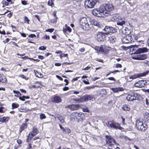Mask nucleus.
Returning <instances> with one entry per match:
<instances>
[{
    "label": "nucleus",
    "instance_id": "1",
    "mask_svg": "<svg viewBox=\"0 0 149 149\" xmlns=\"http://www.w3.org/2000/svg\"><path fill=\"white\" fill-rule=\"evenodd\" d=\"M95 49V50L103 54H107L111 50V47H108L105 45H101L99 47L96 46Z\"/></svg>",
    "mask_w": 149,
    "mask_h": 149
},
{
    "label": "nucleus",
    "instance_id": "2",
    "mask_svg": "<svg viewBox=\"0 0 149 149\" xmlns=\"http://www.w3.org/2000/svg\"><path fill=\"white\" fill-rule=\"evenodd\" d=\"M142 98L140 94L136 92L129 93L126 97V99L128 101H133L136 100L140 101Z\"/></svg>",
    "mask_w": 149,
    "mask_h": 149
},
{
    "label": "nucleus",
    "instance_id": "3",
    "mask_svg": "<svg viewBox=\"0 0 149 149\" xmlns=\"http://www.w3.org/2000/svg\"><path fill=\"white\" fill-rule=\"evenodd\" d=\"M106 125L109 128H113L116 130H123L124 128L121 127L120 123H116L114 120H112L108 121L106 123Z\"/></svg>",
    "mask_w": 149,
    "mask_h": 149
},
{
    "label": "nucleus",
    "instance_id": "4",
    "mask_svg": "<svg viewBox=\"0 0 149 149\" xmlns=\"http://www.w3.org/2000/svg\"><path fill=\"white\" fill-rule=\"evenodd\" d=\"M93 98V96L91 95H86L83 96L80 98H72L71 100L72 101H74L75 103H81L84 101L92 100Z\"/></svg>",
    "mask_w": 149,
    "mask_h": 149
},
{
    "label": "nucleus",
    "instance_id": "5",
    "mask_svg": "<svg viewBox=\"0 0 149 149\" xmlns=\"http://www.w3.org/2000/svg\"><path fill=\"white\" fill-rule=\"evenodd\" d=\"M136 125L138 130L143 131L147 128V126L146 124H143L142 120L140 118L137 119L136 121Z\"/></svg>",
    "mask_w": 149,
    "mask_h": 149
},
{
    "label": "nucleus",
    "instance_id": "6",
    "mask_svg": "<svg viewBox=\"0 0 149 149\" xmlns=\"http://www.w3.org/2000/svg\"><path fill=\"white\" fill-rule=\"evenodd\" d=\"M102 8L104 10V13L105 17L111 15V11L114 9L113 6L110 4H105Z\"/></svg>",
    "mask_w": 149,
    "mask_h": 149
},
{
    "label": "nucleus",
    "instance_id": "7",
    "mask_svg": "<svg viewBox=\"0 0 149 149\" xmlns=\"http://www.w3.org/2000/svg\"><path fill=\"white\" fill-rule=\"evenodd\" d=\"M92 13L94 15L98 17H105L102 8H100L98 9H94L92 10Z\"/></svg>",
    "mask_w": 149,
    "mask_h": 149
},
{
    "label": "nucleus",
    "instance_id": "8",
    "mask_svg": "<svg viewBox=\"0 0 149 149\" xmlns=\"http://www.w3.org/2000/svg\"><path fill=\"white\" fill-rule=\"evenodd\" d=\"M138 47V45H134V48L132 50V54H137L141 53H143L147 52H148L149 50L147 48L144 47L143 48H138L137 49H135Z\"/></svg>",
    "mask_w": 149,
    "mask_h": 149
},
{
    "label": "nucleus",
    "instance_id": "9",
    "mask_svg": "<svg viewBox=\"0 0 149 149\" xmlns=\"http://www.w3.org/2000/svg\"><path fill=\"white\" fill-rule=\"evenodd\" d=\"M108 36L107 33L102 32H98L96 38L98 41H104L107 40Z\"/></svg>",
    "mask_w": 149,
    "mask_h": 149
},
{
    "label": "nucleus",
    "instance_id": "10",
    "mask_svg": "<svg viewBox=\"0 0 149 149\" xmlns=\"http://www.w3.org/2000/svg\"><path fill=\"white\" fill-rule=\"evenodd\" d=\"M105 137L106 143L107 145H108L109 146L111 147L116 143L115 140L111 136L106 135Z\"/></svg>",
    "mask_w": 149,
    "mask_h": 149
},
{
    "label": "nucleus",
    "instance_id": "11",
    "mask_svg": "<svg viewBox=\"0 0 149 149\" xmlns=\"http://www.w3.org/2000/svg\"><path fill=\"white\" fill-rule=\"evenodd\" d=\"M97 1V0H86L84 2L85 6L86 8H92Z\"/></svg>",
    "mask_w": 149,
    "mask_h": 149
},
{
    "label": "nucleus",
    "instance_id": "12",
    "mask_svg": "<svg viewBox=\"0 0 149 149\" xmlns=\"http://www.w3.org/2000/svg\"><path fill=\"white\" fill-rule=\"evenodd\" d=\"M80 22L81 24L84 29L88 30L89 29V25L87 19L86 18H82L81 19Z\"/></svg>",
    "mask_w": 149,
    "mask_h": 149
},
{
    "label": "nucleus",
    "instance_id": "13",
    "mask_svg": "<svg viewBox=\"0 0 149 149\" xmlns=\"http://www.w3.org/2000/svg\"><path fill=\"white\" fill-rule=\"evenodd\" d=\"M148 57L147 55L146 54H142L141 55H132V58L134 59L138 60H144L146 59Z\"/></svg>",
    "mask_w": 149,
    "mask_h": 149
},
{
    "label": "nucleus",
    "instance_id": "14",
    "mask_svg": "<svg viewBox=\"0 0 149 149\" xmlns=\"http://www.w3.org/2000/svg\"><path fill=\"white\" fill-rule=\"evenodd\" d=\"M147 82L146 80H141L135 83L134 85L135 87H143L147 85Z\"/></svg>",
    "mask_w": 149,
    "mask_h": 149
},
{
    "label": "nucleus",
    "instance_id": "15",
    "mask_svg": "<svg viewBox=\"0 0 149 149\" xmlns=\"http://www.w3.org/2000/svg\"><path fill=\"white\" fill-rule=\"evenodd\" d=\"M81 107V104H72L66 106V108H68L70 109L71 110H76Z\"/></svg>",
    "mask_w": 149,
    "mask_h": 149
},
{
    "label": "nucleus",
    "instance_id": "16",
    "mask_svg": "<svg viewBox=\"0 0 149 149\" xmlns=\"http://www.w3.org/2000/svg\"><path fill=\"white\" fill-rule=\"evenodd\" d=\"M104 31H105L107 34V36H108V34L110 33H114L116 32V30L115 29V28L110 26H106L104 28Z\"/></svg>",
    "mask_w": 149,
    "mask_h": 149
},
{
    "label": "nucleus",
    "instance_id": "17",
    "mask_svg": "<svg viewBox=\"0 0 149 149\" xmlns=\"http://www.w3.org/2000/svg\"><path fill=\"white\" fill-rule=\"evenodd\" d=\"M28 125L27 123H23L20 125L19 129V133H21L22 131H25L28 127Z\"/></svg>",
    "mask_w": 149,
    "mask_h": 149
},
{
    "label": "nucleus",
    "instance_id": "18",
    "mask_svg": "<svg viewBox=\"0 0 149 149\" xmlns=\"http://www.w3.org/2000/svg\"><path fill=\"white\" fill-rule=\"evenodd\" d=\"M51 101L52 102L55 103H58L61 102L62 100L60 96H56L52 98Z\"/></svg>",
    "mask_w": 149,
    "mask_h": 149
},
{
    "label": "nucleus",
    "instance_id": "19",
    "mask_svg": "<svg viewBox=\"0 0 149 149\" xmlns=\"http://www.w3.org/2000/svg\"><path fill=\"white\" fill-rule=\"evenodd\" d=\"M60 128L63 131V133L69 134L71 132V130L68 127H65V128L63 127L61 125H59Z\"/></svg>",
    "mask_w": 149,
    "mask_h": 149
},
{
    "label": "nucleus",
    "instance_id": "20",
    "mask_svg": "<svg viewBox=\"0 0 149 149\" xmlns=\"http://www.w3.org/2000/svg\"><path fill=\"white\" fill-rule=\"evenodd\" d=\"M107 38H108L107 40L108 41L111 43H113L116 41V38L114 36L110 35L109 36H108Z\"/></svg>",
    "mask_w": 149,
    "mask_h": 149
},
{
    "label": "nucleus",
    "instance_id": "21",
    "mask_svg": "<svg viewBox=\"0 0 149 149\" xmlns=\"http://www.w3.org/2000/svg\"><path fill=\"white\" fill-rule=\"evenodd\" d=\"M7 81L6 77L3 74H0V82L6 84Z\"/></svg>",
    "mask_w": 149,
    "mask_h": 149
},
{
    "label": "nucleus",
    "instance_id": "22",
    "mask_svg": "<svg viewBox=\"0 0 149 149\" xmlns=\"http://www.w3.org/2000/svg\"><path fill=\"white\" fill-rule=\"evenodd\" d=\"M65 26L66 28H63V32L65 33H67L68 31L69 33L71 32L72 31V29L69 26H68L66 24H65Z\"/></svg>",
    "mask_w": 149,
    "mask_h": 149
},
{
    "label": "nucleus",
    "instance_id": "23",
    "mask_svg": "<svg viewBox=\"0 0 149 149\" xmlns=\"http://www.w3.org/2000/svg\"><path fill=\"white\" fill-rule=\"evenodd\" d=\"M111 90L114 93H117L119 91H124V89L120 87L112 88Z\"/></svg>",
    "mask_w": 149,
    "mask_h": 149
},
{
    "label": "nucleus",
    "instance_id": "24",
    "mask_svg": "<svg viewBox=\"0 0 149 149\" xmlns=\"http://www.w3.org/2000/svg\"><path fill=\"white\" fill-rule=\"evenodd\" d=\"M122 32L123 34L126 35V36H128L130 34V31L128 28L125 27L124 29H123Z\"/></svg>",
    "mask_w": 149,
    "mask_h": 149
},
{
    "label": "nucleus",
    "instance_id": "25",
    "mask_svg": "<svg viewBox=\"0 0 149 149\" xmlns=\"http://www.w3.org/2000/svg\"><path fill=\"white\" fill-rule=\"evenodd\" d=\"M129 35L125 36L122 39L123 42L125 43H130Z\"/></svg>",
    "mask_w": 149,
    "mask_h": 149
},
{
    "label": "nucleus",
    "instance_id": "26",
    "mask_svg": "<svg viewBox=\"0 0 149 149\" xmlns=\"http://www.w3.org/2000/svg\"><path fill=\"white\" fill-rule=\"evenodd\" d=\"M38 132V129L36 127H34L31 134L32 136H35Z\"/></svg>",
    "mask_w": 149,
    "mask_h": 149
},
{
    "label": "nucleus",
    "instance_id": "27",
    "mask_svg": "<svg viewBox=\"0 0 149 149\" xmlns=\"http://www.w3.org/2000/svg\"><path fill=\"white\" fill-rule=\"evenodd\" d=\"M10 118L7 117L0 118V122L2 123H6L9 120Z\"/></svg>",
    "mask_w": 149,
    "mask_h": 149
},
{
    "label": "nucleus",
    "instance_id": "28",
    "mask_svg": "<svg viewBox=\"0 0 149 149\" xmlns=\"http://www.w3.org/2000/svg\"><path fill=\"white\" fill-rule=\"evenodd\" d=\"M129 37H130L129 39L130 43L133 42L137 39V37H135L134 35H132L131 36L129 35Z\"/></svg>",
    "mask_w": 149,
    "mask_h": 149
},
{
    "label": "nucleus",
    "instance_id": "29",
    "mask_svg": "<svg viewBox=\"0 0 149 149\" xmlns=\"http://www.w3.org/2000/svg\"><path fill=\"white\" fill-rule=\"evenodd\" d=\"M34 72L35 73L36 76L37 77L41 78L43 77V75L40 73L38 72L37 70H34Z\"/></svg>",
    "mask_w": 149,
    "mask_h": 149
},
{
    "label": "nucleus",
    "instance_id": "30",
    "mask_svg": "<svg viewBox=\"0 0 149 149\" xmlns=\"http://www.w3.org/2000/svg\"><path fill=\"white\" fill-rule=\"evenodd\" d=\"M93 24L95 26H96L98 27L99 28H101L102 25L100 24V23H99L97 21L93 22Z\"/></svg>",
    "mask_w": 149,
    "mask_h": 149
},
{
    "label": "nucleus",
    "instance_id": "31",
    "mask_svg": "<svg viewBox=\"0 0 149 149\" xmlns=\"http://www.w3.org/2000/svg\"><path fill=\"white\" fill-rule=\"evenodd\" d=\"M30 21V19H29L26 16H24V23L29 24Z\"/></svg>",
    "mask_w": 149,
    "mask_h": 149
},
{
    "label": "nucleus",
    "instance_id": "32",
    "mask_svg": "<svg viewBox=\"0 0 149 149\" xmlns=\"http://www.w3.org/2000/svg\"><path fill=\"white\" fill-rule=\"evenodd\" d=\"M145 120L148 123H149V113L146 112L144 116Z\"/></svg>",
    "mask_w": 149,
    "mask_h": 149
},
{
    "label": "nucleus",
    "instance_id": "33",
    "mask_svg": "<svg viewBox=\"0 0 149 149\" xmlns=\"http://www.w3.org/2000/svg\"><path fill=\"white\" fill-rule=\"evenodd\" d=\"M122 109L124 111H129L130 107L128 105L125 104L123 106Z\"/></svg>",
    "mask_w": 149,
    "mask_h": 149
},
{
    "label": "nucleus",
    "instance_id": "34",
    "mask_svg": "<svg viewBox=\"0 0 149 149\" xmlns=\"http://www.w3.org/2000/svg\"><path fill=\"white\" fill-rule=\"evenodd\" d=\"M58 116L57 117V118L60 120L61 123H63L64 122V120L63 116L59 115H58Z\"/></svg>",
    "mask_w": 149,
    "mask_h": 149
},
{
    "label": "nucleus",
    "instance_id": "35",
    "mask_svg": "<svg viewBox=\"0 0 149 149\" xmlns=\"http://www.w3.org/2000/svg\"><path fill=\"white\" fill-rule=\"evenodd\" d=\"M13 92L14 93L16 94H17V95H15V96L16 97H18L19 96H21L22 95V94L20 93V92L18 91H15V90H13Z\"/></svg>",
    "mask_w": 149,
    "mask_h": 149
},
{
    "label": "nucleus",
    "instance_id": "36",
    "mask_svg": "<svg viewBox=\"0 0 149 149\" xmlns=\"http://www.w3.org/2000/svg\"><path fill=\"white\" fill-rule=\"evenodd\" d=\"M19 107V105L18 104L16 103H13L12 104V109H14L18 108Z\"/></svg>",
    "mask_w": 149,
    "mask_h": 149
},
{
    "label": "nucleus",
    "instance_id": "37",
    "mask_svg": "<svg viewBox=\"0 0 149 149\" xmlns=\"http://www.w3.org/2000/svg\"><path fill=\"white\" fill-rule=\"evenodd\" d=\"M30 134L29 133L28 135L27 136V138L26 139V141L27 142H29L31 141L33 137V136H30Z\"/></svg>",
    "mask_w": 149,
    "mask_h": 149
},
{
    "label": "nucleus",
    "instance_id": "38",
    "mask_svg": "<svg viewBox=\"0 0 149 149\" xmlns=\"http://www.w3.org/2000/svg\"><path fill=\"white\" fill-rule=\"evenodd\" d=\"M54 0H51V1H49L48 2V5L50 6H51L52 7H54V4L53 1Z\"/></svg>",
    "mask_w": 149,
    "mask_h": 149
},
{
    "label": "nucleus",
    "instance_id": "39",
    "mask_svg": "<svg viewBox=\"0 0 149 149\" xmlns=\"http://www.w3.org/2000/svg\"><path fill=\"white\" fill-rule=\"evenodd\" d=\"M149 73V70H147L140 74V76L141 77L146 76Z\"/></svg>",
    "mask_w": 149,
    "mask_h": 149
},
{
    "label": "nucleus",
    "instance_id": "40",
    "mask_svg": "<svg viewBox=\"0 0 149 149\" xmlns=\"http://www.w3.org/2000/svg\"><path fill=\"white\" fill-rule=\"evenodd\" d=\"M125 21H122L121 22L118 21L117 23V24L118 25H120L122 26L124 24H125Z\"/></svg>",
    "mask_w": 149,
    "mask_h": 149
},
{
    "label": "nucleus",
    "instance_id": "41",
    "mask_svg": "<svg viewBox=\"0 0 149 149\" xmlns=\"http://www.w3.org/2000/svg\"><path fill=\"white\" fill-rule=\"evenodd\" d=\"M18 76L19 77L25 79L26 80H28L29 79L28 77H26L25 75L23 74H20Z\"/></svg>",
    "mask_w": 149,
    "mask_h": 149
},
{
    "label": "nucleus",
    "instance_id": "42",
    "mask_svg": "<svg viewBox=\"0 0 149 149\" xmlns=\"http://www.w3.org/2000/svg\"><path fill=\"white\" fill-rule=\"evenodd\" d=\"M2 3L3 5V7L8 6L9 5L8 2L6 0H3Z\"/></svg>",
    "mask_w": 149,
    "mask_h": 149
},
{
    "label": "nucleus",
    "instance_id": "43",
    "mask_svg": "<svg viewBox=\"0 0 149 149\" xmlns=\"http://www.w3.org/2000/svg\"><path fill=\"white\" fill-rule=\"evenodd\" d=\"M140 77V74L137 75H134L130 77V79H135L138 77Z\"/></svg>",
    "mask_w": 149,
    "mask_h": 149
},
{
    "label": "nucleus",
    "instance_id": "44",
    "mask_svg": "<svg viewBox=\"0 0 149 149\" xmlns=\"http://www.w3.org/2000/svg\"><path fill=\"white\" fill-rule=\"evenodd\" d=\"M46 117L44 113H41L40 115V118L41 119H43L46 118Z\"/></svg>",
    "mask_w": 149,
    "mask_h": 149
},
{
    "label": "nucleus",
    "instance_id": "45",
    "mask_svg": "<svg viewBox=\"0 0 149 149\" xmlns=\"http://www.w3.org/2000/svg\"><path fill=\"white\" fill-rule=\"evenodd\" d=\"M114 67H116L117 68H122V66L121 64L118 63H117L115 64V66Z\"/></svg>",
    "mask_w": 149,
    "mask_h": 149
},
{
    "label": "nucleus",
    "instance_id": "46",
    "mask_svg": "<svg viewBox=\"0 0 149 149\" xmlns=\"http://www.w3.org/2000/svg\"><path fill=\"white\" fill-rule=\"evenodd\" d=\"M54 29H49L45 30V31L47 32H49L50 33H52L54 31Z\"/></svg>",
    "mask_w": 149,
    "mask_h": 149
},
{
    "label": "nucleus",
    "instance_id": "47",
    "mask_svg": "<svg viewBox=\"0 0 149 149\" xmlns=\"http://www.w3.org/2000/svg\"><path fill=\"white\" fill-rule=\"evenodd\" d=\"M46 49V46H42L40 47H39L38 49L39 50H45Z\"/></svg>",
    "mask_w": 149,
    "mask_h": 149
},
{
    "label": "nucleus",
    "instance_id": "48",
    "mask_svg": "<svg viewBox=\"0 0 149 149\" xmlns=\"http://www.w3.org/2000/svg\"><path fill=\"white\" fill-rule=\"evenodd\" d=\"M56 11H54L53 14V15L55 17V19H56V20L55 21V23L56 22L57 19L58 18L56 16Z\"/></svg>",
    "mask_w": 149,
    "mask_h": 149
},
{
    "label": "nucleus",
    "instance_id": "49",
    "mask_svg": "<svg viewBox=\"0 0 149 149\" xmlns=\"http://www.w3.org/2000/svg\"><path fill=\"white\" fill-rule=\"evenodd\" d=\"M42 38L44 39L49 40L50 39V37L49 36H48L45 34L44 36Z\"/></svg>",
    "mask_w": 149,
    "mask_h": 149
},
{
    "label": "nucleus",
    "instance_id": "50",
    "mask_svg": "<svg viewBox=\"0 0 149 149\" xmlns=\"http://www.w3.org/2000/svg\"><path fill=\"white\" fill-rule=\"evenodd\" d=\"M82 110L84 112H89V110L87 107L83 108Z\"/></svg>",
    "mask_w": 149,
    "mask_h": 149
},
{
    "label": "nucleus",
    "instance_id": "51",
    "mask_svg": "<svg viewBox=\"0 0 149 149\" xmlns=\"http://www.w3.org/2000/svg\"><path fill=\"white\" fill-rule=\"evenodd\" d=\"M29 37L31 38H33L36 37V36L35 34H31L29 35Z\"/></svg>",
    "mask_w": 149,
    "mask_h": 149
},
{
    "label": "nucleus",
    "instance_id": "52",
    "mask_svg": "<svg viewBox=\"0 0 149 149\" xmlns=\"http://www.w3.org/2000/svg\"><path fill=\"white\" fill-rule=\"evenodd\" d=\"M22 4L24 5H26L28 4L27 1L26 0H22L21 1Z\"/></svg>",
    "mask_w": 149,
    "mask_h": 149
},
{
    "label": "nucleus",
    "instance_id": "53",
    "mask_svg": "<svg viewBox=\"0 0 149 149\" xmlns=\"http://www.w3.org/2000/svg\"><path fill=\"white\" fill-rule=\"evenodd\" d=\"M121 118L122 119V123L123 125H125V119L123 117V116H121Z\"/></svg>",
    "mask_w": 149,
    "mask_h": 149
},
{
    "label": "nucleus",
    "instance_id": "54",
    "mask_svg": "<svg viewBox=\"0 0 149 149\" xmlns=\"http://www.w3.org/2000/svg\"><path fill=\"white\" fill-rule=\"evenodd\" d=\"M13 15V12H10L7 15V16L9 18H10Z\"/></svg>",
    "mask_w": 149,
    "mask_h": 149
},
{
    "label": "nucleus",
    "instance_id": "55",
    "mask_svg": "<svg viewBox=\"0 0 149 149\" xmlns=\"http://www.w3.org/2000/svg\"><path fill=\"white\" fill-rule=\"evenodd\" d=\"M10 43H12V44L15 46L16 47H19L18 45L14 41H11Z\"/></svg>",
    "mask_w": 149,
    "mask_h": 149
},
{
    "label": "nucleus",
    "instance_id": "56",
    "mask_svg": "<svg viewBox=\"0 0 149 149\" xmlns=\"http://www.w3.org/2000/svg\"><path fill=\"white\" fill-rule=\"evenodd\" d=\"M17 142L19 145H20L22 143V141L20 139H18L17 140ZM21 145H20L19 147H21Z\"/></svg>",
    "mask_w": 149,
    "mask_h": 149
},
{
    "label": "nucleus",
    "instance_id": "57",
    "mask_svg": "<svg viewBox=\"0 0 149 149\" xmlns=\"http://www.w3.org/2000/svg\"><path fill=\"white\" fill-rule=\"evenodd\" d=\"M91 68V66L89 65H88L87 67L85 68L84 69H83V70H88L89 69H90Z\"/></svg>",
    "mask_w": 149,
    "mask_h": 149
},
{
    "label": "nucleus",
    "instance_id": "58",
    "mask_svg": "<svg viewBox=\"0 0 149 149\" xmlns=\"http://www.w3.org/2000/svg\"><path fill=\"white\" fill-rule=\"evenodd\" d=\"M80 77H77L76 78H74L71 80V81L72 82H74L75 81L77 80Z\"/></svg>",
    "mask_w": 149,
    "mask_h": 149
},
{
    "label": "nucleus",
    "instance_id": "59",
    "mask_svg": "<svg viewBox=\"0 0 149 149\" xmlns=\"http://www.w3.org/2000/svg\"><path fill=\"white\" fill-rule=\"evenodd\" d=\"M29 147L26 148V149H33L32 144L31 143H29L28 144Z\"/></svg>",
    "mask_w": 149,
    "mask_h": 149
},
{
    "label": "nucleus",
    "instance_id": "60",
    "mask_svg": "<svg viewBox=\"0 0 149 149\" xmlns=\"http://www.w3.org/2000/svg\"><path fill=\"white\" fill-rule=\"evenodd\" d=\"M4 109V107H0V113H3L5 112V111L3 110V109Z\"/></svg>",
    "mask_w": 149,
    "mask_h": 149
},
{
    "label": "nucleus",
    "instance_id": "61",
    "mask_svg": "<svg viewBox=\"0 0 149 149\" xmlns=\"http://www.w3.org/2000/svg\"><path fill=\"white\" fill-rule=\"evenodd\" d=\"M20 91H21V92L22 93H24L25 94V93H26V91L25 90H24V89H20Z\"/></svg>",
    "mask_w": 149,
    "mask_h": 149
},
{
    "label": "nucleus",
    "instance_id": "62",
    "mask_svg": "<svg viewBox=\"0 0 149 149\" xmlns=\"http://www.w3.org/2000/svg\"><path fill=\"white\" fill-rule=\"evenodd\" d=\"M108 79L109 80L113 81H116L115 79L113 77H109L108 78Z\"/></svg>",
    "mask_w": 149,
    "mask_h": 149
},
{
    "label": "nucleus",
    "instance_id": "63",
    "mask_svg": "<svg viewBox=\"0 0 149 149\" xmlns=\"http://www.w3.org/2000/svg\"><path fill=\"white\" fill-rule=\"evenodd\" d=\"M10 40V39L8 38L6 39L5 40L3 41V42L4 43H8L9 41Z\"/></svg>",
    "mask_w": 149,
    "mask_h": 149
},
{
    "label": "nucleus",
    "instance_id": "64",
    "mask_svg": "<svg viewBox=\"0 0 149 149\" xmlns=\"http://www.w3.org/2000/svg\"><path fill=\"white\" fill-rule=\"evenodd\" d=\"M85 50V49L84 47L82 48L79 49V51L81 52H83Z\"/></svg>",
    "mask_w": 149,
    "mask_h": 149
}]
</instances>
